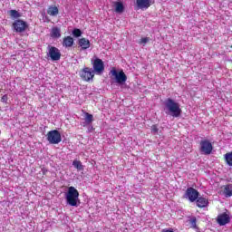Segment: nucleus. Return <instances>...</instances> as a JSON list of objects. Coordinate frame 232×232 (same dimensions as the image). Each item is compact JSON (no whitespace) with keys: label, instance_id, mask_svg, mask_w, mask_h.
<instances>
[{"label":"nucleus","instance_id":"1","mask_svg":"<svg viewBox=\"0 0 232 232\" xmlns=\"http://www.w3.org/2000/svg\"><path fill=\"white\" fill-rule=\"evenodd\" d=\"M165 106L171 113L172 117H180L182 109H180V105L177 102L173 101V99L168 98L165 102Z\"/></svg>","mask_w":232,"mask_h":232},{"label":"nucleus","instance_id":"2","mask_svg":"<svg viewBox=\"0 0 232 232\" xmlns=\"http://www.w3.org/2000/svg\"><path fill=\"white\" fill-rule=\"evenodd\" d=\"M66 200L69 206H72L74 208H77V206H79L77 204L79 202V190H77L75 187H69L66 194Z\"/></svg>","mask_w":232,"mask_h":232},{"label":"nucleus","instance_id":"3","mask_svg":"<svg viewBox=\"0 0 232 232\" xmlns=\"http://www.w3.org/2000/svg\"><path fill=\"white\" fill-rule=\"evenodd\" d=\"M216 222L218 224V226H227V224H230L231 212H229L227 209H225V212L218 215Z\"/></svg>","mask_w":232,"mask_h":232},{"label":"nucleus","instance_id":"4","mask_svg":"<svg viewBox=\"0 0 232 232\" xmlns=\"http://www.w3.org/2000/svg\"><path fill=\"white\" fill-rule=\"evenodd\" d=\"M47 140L50 144H59L63 138L61 137V132L57 130H50L47 133Z\"/></svg>","mask_w":232,"mask_h":232},{"label":"nucleus","instance_id":"5","mask_svg":"<svg viewBox=\"0 0 232 232\" xmlns=\"http://www.w3.org/2000/svg\"><path fill=\"white\" fill-rule=\"evenodd\" d=\"M111 74L113 77H115L116 82H118V84H124V82L128 81V76H126V73H124V71L117 72V69L112 68L111 70Z\"/></svg>","mask_w":232,"mask_h":232},{"label":"nucleus","instance_id":"6","mask_svg":"<svg viewBox=\"0 0 232 232\" xmlns=\"http://www.w3.org/2000/svg\"><path fill=\"white\" fill-rule=\"evenodd\" d=\"M47 50V55L51 58V60L61 61V51L59 50V48L53 45H48Z\"/></svg>","mask_w":232,"mask_h":232},{"label":"nucleus","instance_id":"7","mask_svg":"<svg viewBox=\"0 0 232 232\" xmlns=\"http://www.w3.org/2000/svg\"><path fill=\"white\" fill-rule=\"evenodd\" d=\"M13 28L17 34H23V32H25L26 28H28V23L24 20L17 19L13 23Z\"/></svg>","mask_w":232,"mask_h":232},{"label":"nucleus","instance_id":"8","mask_svg":"<svg viewBox=\"0 0 232 232\" xmlns=\"http://www.w3.org/2000/svg\"><path fill=\"white\" fill-rule=\"evenodd\" d=\"M80 77L82 79V81L89 82V81H92V79L95 77V74L93 73V70H92L90 67H85L81 70Z\"/></svg>","mask_w":232,"mask_h":232},{"label":"nucleus","instance_id":"9","mask_svg":"<svg viewBox=\"0 0 232 232\" xmlns=\"http://www.w3.org/2000/svg\"><path fill=\"white\" fill-rule=\"evenodd\" d=\"M199 195L200 193H198V190L189 187L185 192V198H188L189 202H196Z\"/></svg>","mask_w":232,"mask_h":232},{"label":"nucleus","instance_id":"10","mask_svg":"<svg viewBox=\"0 0 232 232\" xmlns=\"http://www.w3.org/2000/svg\"><path fill=\"white\" fill-rule=\"evenodd\" d=\"M200 151L204 153V155H211V151H213V145L208 140H201Z\"/></svg>","mask_w":232,"mask_h":232},{"label":"nucleus","instance_id":"11","mask_svg":"<svg viewBox=\"0 0 232 232\" xmlns=\"http://www.w3.org/2000/svg\"><path fill=\"white\" fill-rule=\"evenodd\" d=\"M93 71L96 73H102L104 72V62L101 58H96L92 63Z\"/></svg>","mask_w":232,"mask_h":232},{"label":"nucleus","instance_id":"12","mask_svg":"<svg viewBox=\"0 0 232 232\" xmlns=\"http://www.w3.org/2000/svg\"><path fill=\"white\" fill-rule=\"evenodd\" d=\"M136 5L140 10H148L151 6V0H136Z\"/></svg>","mask_w":232,"mask_h":232},{"label":"nucleus","instance_id":"13","mask_svg":"<svg viewBox=\"0 0 232 232\" xmlns=\"http://www.w3.org/2000/svg\"><path fill=\"white\" fill-rule=\"evenodd\" d=\"M196 204H197L198 208H208L209 201L206 198L198 196V198L196 199Z\"/></svg>","mask_w":232,"mask_h":232},{"label":"nucleus","instance_id":"14","mask_svg":"<svg viewBox=\"0 0 232 232\" xmlns=\"http://www.w3.org/2000/svg\"><path fill=\"white\" fill-rule=\"evenodd\" d=\"M47 14L51 15V17H57V15H59V7L56 5H50L47 8Z\"/></svg>","mask_w":232,"mask_h":232},{"label":"nucleus","instance_id":"15","mask_svg":"<svg viewBox=\"0 0 232 232\" xmlns=\"http://www.w3.org/2000/svg\"><path fill=\"white\" fill-rule=\"evenodd\" d=\"M221 189H223V194L227 198L232 197V184H227L221 187Z\"/></svg>","mask_w":232,"mask_h":232},{"label":"nucleus","instance_id":"16","mask_svg":"<svg viewBox=\"0 0 232 232\" xmlns=\"http://www.w3.org/2000/svg\"><path fill=\"white\" fill-rule=\"evenodd\" d=\"M64 48H72L73 46V38L72 36H65L63 41Z\"/></svg>","mask_w":232,"mask_h":232},{"label":"nucleus","instance_id":"17","mask_svg":"<svg viewBox=\"0 0 232 232\" xmlns=\"http://www.w3.org/2000/svg\"><path fill=\"white\" fill-rule=\"evenodd\" d=\"M79 46H81L82 50H88L90 48V40L86 38H81L78 41Z\"/></svg>","mask_w":232,"mask_h":232},{"label":"nucleus","instance_id":"18","mask_svg":"<svg viewBox=\"0 0 232 232\" xmlns=\"http://www.w3.org/2000/svg\"><path fill=\"white\" fill-rule=\"evenodd\" d=\"M188 223L190 225L191 229H195L196 231H198V225H197V217H190L189 219L188 220Z\"/></svg>","mask_w":232,"mask_h":232},{"label":"nucleus","instance_id":"19","mask_svg":"<svg viewBox=\"0 0 232 232\" xmlns=\"http://www.w3.org/2000/svg\"><path fill=\"white\" fill-rule=\"evenodd\" d=\"M51 37H53V39H59V37H61V28L53 27L51 30Z\"/></svg>","mask_w":232,"mask_h":232},{"label":"nucleus","instance_id":"20","mask_svg":"<svg viewBox=\"0 0 232 232\" xmlns=\"http://www.w3.org/2000/svg\"><path fill=\"white\" fill-rule=\"evenodd\" d=\"M114 6L116 14H122L124 12V4L122 2H115Z\"/></svg>","mask_w":232,"mask_h":232},{"label":"nucleus","instance_id":"21","mask_svg":"<svg viewBox=\"0 0 232 232\" xmlns=\"http://www.w3.org/2000/svg\"><path fill=\"white\" fill-rule=\"evenodd\" d=\"M8 14H9L10 17H12V19H19V17L22 16L21 13H19L15 9H12V10L8 11Z\"/></svg>","mask_w":232,"mask_h":232},{"label":"nucleus","instance_id":"22","mask_svg":"<svg viewBox=\"0 0 232 232\" xmlns=\"http://www.w3.org/2000/svg\"><path fill=\"white\" fill-rule=\"evenodd\" d=\"M72 166H74V168L78 169V171H82V169H84V167L82 166V162H81V160H73Z\"/></svg>","mask_w":232,"mask_h":232},{"label":"nucleus","instance_id":"23","mask_svg":"<svg viewBox=\"0 0 232 232\" xmlns=\"http://www.w3.org/2000/svg\"><path fill=\"white\" fill-rule=\"evenodd\" d=\"M227 166H232V151L224 155Z\"/></svg>","mask_w":232,"mask_h":232},{"label":"nucleus","instance_id":"24","mask_svg":"<svg viewBox=\"0 0 232 232\" xmlns=\"http://www.w3.org/2000/svg\"><path fill=\"white\" fill-rule=\"evenodd\" d=\"M92 121H93V115L88 112H85V124L90 125L92 124Z\"/></svg>","mask_w":232,"mask_h":232},{"label":"nucleus","instance_id":"25","mask_svg":"<svg viewBox=\"0 0 232 232\" xmlns=\"http://www.w3.org/2000/svg\"><path fill=\"white\" fill-rule=\"evenodd\" d=\"M72 35L74 37H81V35H82V32L81 31V29H74L72 31Z\"/></svg>","mask_w":232,"mask_h":232},{"label":"nucleus","instance_id":"26","mask_svg":"<svg viewBox=\"0 0 232 232\" xmlns=\"http://www.w3.org/2000/svg\"><path fill=\"white\" fill-rule=\"evenodd\" d=\"M147 43H150V38L144 37L140 40L139 44H146Z\"/></svg>","mask_w":232,"mask_h":232},{"label":"nucleus","instance_id":"27","mask_svg":"<svg viewBox=\"0 0 232 232\" xmlns=\"http://www.w3.org/2000/svg\"><path fill=\"white\" fill-rule=\"evenodd\" d=\"M151 132L152 133H159V127L157 125L151 126Z\"/></svg>","mask_w":232,"mask_h":232},{"label":"nucleus","instance_id":"28","mask_svg":"<svg viewBox=\"0 0 232 232\" xmlns=\"http://www.w3.org/2000/svg\"><path fill=\"white\" fill-rule=\"evenodd\" d=\"M2 102H7L8 101V95L5 94L2 98H1Z\"/></svg>","mask_w":232,"mask_h":232}]
</instances>
